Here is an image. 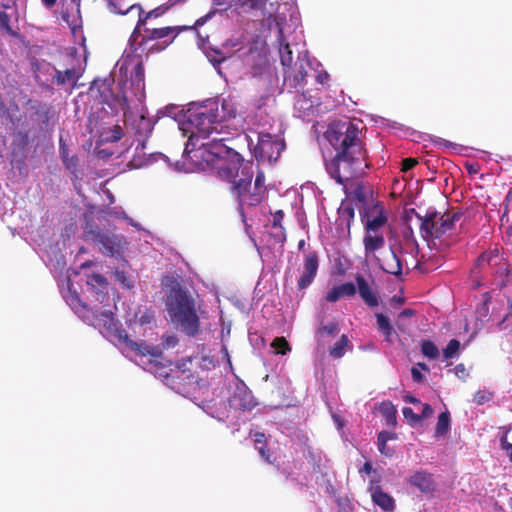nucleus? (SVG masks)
<instances>
[{"label":"nucleus","mask_w":512,"mask_h":512,"mask_svg":"<svg viewBox=\"0 0 512 512\" xmlns=\"http://www.w3.org/2000/svg\"><path fill=\"white\" fill-rule=\"evenodd\" d=\"M217 176L230 184V193L238 202V209L242 216L245 208L260 205L266 197L264 172L259 171L252 183L254 171L251 162H245L243 159L242 163L236 167H222Z\"/></svg>","instance_id":"obj_1"},{"label":"nucleus","mask_w":512,"mask_h":512,"mask_svg":"<svg viewBox=\"0 0 512 512\" xmlns=\"http://www.w3.org/2000/svg\"><path fill=\"white\" fill-rule=\"evenodd\" d=\"M221 134L213 133L215 135L208 142L200 140L196 147L191 146L190 151H184L186 154L191 155L190 158L194 161H199L200 164H205L207 167L215 170L218 175L221 168L236 167L242 163L243 157L234 148L226 144L230 139L221 136Z\"/></svg>","instance_id":"obj_2"},{"label":"nucleus","mask_w":512,"mask_h":512,"mask_svg":"<svg viewBox=\"0 0 512 512\" xmlns=\"http://www.w3.org/2000/svg\"><path fill=\"white\" fill-rule=\"evenodd\" d=\"M225 115H220L219 101L208 100L194 110H189L188 122L195 131L189 136L184 151L196 147L200 140L208 139L213 133L221 134L225 127Z\"/></svg>","instance_id":"obj_3"},{"label":"nucleus","mask_w":512,"mask_h":512,"mask_svg":"<svg viewBox=\"0 0 512 512\" xmlns=\"http://www.w3.org/2000/svg\"><path fill=\"white\" fill-rule=\"evenodd\" d=\"M168 312L187 336H195L200 329L196 303L190 292L181 287H173L167 300Z\"/></svg>","instance_id":"obj_4"},{"label":"nucleus","mask_w":512,"mask_h":512,"mask_svg":"<svg viewBox=\"0 0 512 512\" xmlns=\"http://www.w3.org/2000/svg\"><path fill=\"white\" fill-rule=\"evenodd\" d=\"M360 133V129L353 122L338 121L329 124L324 137L335 150V154H357L366 152Z\"/></svg>","instance_id":"obj_5"},{"label":"nucleus","mask_w":512,"mask_h":512,"mask_svg":"<svg viewBox=\"0 0 512 512\" xmlns=\"http://www.w3.org/2000/svg\"><path fill=\"white\" fill-rule=\"evenodd\" d=\"M366 160L367 152L344 155L335 154L326 163V170L331 178L335 179L337 183L344 185L364 174V170L369 167Z\"/></svg>","instance_id":"obj_6"},{"label":"nucleus","mask_w":512,"mask_h":512,"mask_svg":"<svg viewBox=\"0 0 512 512\" xmlns=\"http://www.w3.org/2000/svg\"><path fill=\"white\" fill-rule=\"evenodd\" d=\"M420 221V233L425 241L439 239L447 232L451 231L456 222H458L463 212L460 210L454 212L440 213L436 210H428L424 216L416 213Z\"/></svg>","instance_id":"obj_7"},{"label":"nucleus","mask_w":512,"mask_h":512,"mask_svg":"<svg viewBox=\"0 0 512 512\" xmlns=\"http://www.w3.org/2000/svg\"><path fill=\"white\" fill-rule=\"evenodd\" d=\"M192 26H167L161 28H148L145 25L141 27V35H136L137 41L140 38L138 45L140 48L147 49L148 53H158L166 49L173 43L175 38L180 32L191 29Z\"/></svg>","instance_id":"obj_8"},{"label":"nucleus","mask_w":512,"mask_h":512,"mask_svg":"<svg viewBox=\"0 0 512 512\" xmlns=\"http://www.w3.org/2000/svg\"><path fill=\"white\" fill-rule=\"evenodd\" d=\"M85 234L88 239L99 246V250L108 256L120 255L126 245L125 237L111 231L102 230L95 225H87Z\"/></svg>","instance_id":"obj_9"},{"label":"nucleus","mask_w":512,"mask_h":512,"mask_svg":"<svg viewBox=\"0 0 512 512\" xmlns=\"http://www.w3.org/2000/svg\"><path fill=\"white\" fill-rule=\"evenodd\" d=\"M285 149L283 139L270 133H259L258 142L254 147V156L258 161L276 162Z\"/></svg>","instance_id":"obj_10"},{"label":"nucleus","mask_w":512,"mask_h":512,"mask_svg":"<svg viewBox=\"0 0 512 512\" xmlns=\"http://www.w3.org/2000/svg\"><path fill=\"white\" fill-rule=\"evenodd\" d=\"M361 221L365 232H379L388 221L387 213L382 202H374L371 206H365L360 210Z\"/></svg>","instance_id":"obj_11"},{"label":"nucleus","mask_w":512,"mask_h":512,"mask_svg":"<svg viewBox=\"0 0 512 512\" xmlns=\"http://www.w3.org/2000/svg\"><path fill=\"white\" fill-rule=\"evenodd\" d=\"M475 268H488L491 273L499 275H507L509 272L508 264L497 249L482 253L477 259Z\"/></svg>","instance_id":"obj_12"},{"label":"nucleus","mask_w":512,"mask_h":512,"mask_svg":"<svg viewBox=\"0 0 512 512\" xmlns=\"http://www.w3.org/2000/svg\"><path fill=\"white\" fill-rule=\"evenodd\" d=\"M229 404L234 409L251 411L258 403L248 386L243 381H239L229 399Z\"/></svg>","instance_id":"obj_13"},{"label":"nucleus","mask_w":512,"mask_h":512,"mask_svg":"<svg viewBox=\"0 0 512 512\" xmlns=\"http://www.w3.org/2000/svg\"><path fill=\"white\" fill-rule=\"evenodd\" d=\"M319 267V258L317 252L313 251L305 255L303 266L301 269V275L297 282V287L299 290L306 289L309 285L312 284L314 279L316 278Z\"/></svg>","instance_id":"obj_14"},{"label":"nucleus","mask_w":512,"mask_h":512,"mask_svg":"<svg viewBox=\"0 0 512 512\" xmlns=\"http://www.w3.org/2000/svg\"><path fill=\"white\" fill-rule=\"evenodd\" d=\"M116 336L120 342L124 343L137 355L151 356L155 360L159 359L162 356V349L159 346L148 345L144 342H135L129 338L125 330H117Z\"/></svg>","instance_id":"obj_15"},{"label":"nucleus","mask_w":512,"mask_h":512,"mask_svg":"<svg viewBox=\"0 0 512 512\" xmlns=\"http://www.w3.org/2000/svg\"><path fill=\"white\" fill-rule=\"evenodd\" d=\"M355 281H356V289L359 293V296L364 301V303L370 307L374 308L379 305V295L374 290L373 284L374 281L372 280L369 282L362 274L357 273L355 275Z\"/></svg>","instance_id":"obj_16"},{"label":"nucleus","mask_w":512,"mask_h":512,"mask_svg":"<svg viewBox=\"0 0 512 512\" xmlns=\"http://www.w3.org/2000/svg\"><path fill=\"white\" fill-rule=\"evenodd\" d=\"M407 481L411 486L417 488L424 494H430L436 490V483L433 475L424 469L413 472Z\"/></svg>","instance_id":"obj_17"},{"label":"nucleus","mask_w":512,"mask_h":512,"mask_svg":"<svg viewBox=\"0 0 512 512\" xmlns=\"http://www.w3.org/2000/svg\"><path fill=\"white\" fill-rule=\"evenodd\" d=\"M179 0H165L161 5L158 7L152 9L151 11L144 13L143 10H138L139 12V19L137 21V25L134 28L131 39H135L136 35H141V27L146 25V22L150 18H157L163 15L171 6L178 3Z\"/></svg>","instance_id":"obj_18"},{"label":"nucleus","mask_w":512,"mask_h":512,"mask_svg":"<svg viewBox=\"0 0 512 512\" xmlns=\"http://www.w3.org/2000/svg\"><path fill=\"white\" fill-rule=\"evenodd\" d=\"M375 260L379 264L381 270L385 273L392 274L397 277L402 275V262L392 248H390L389 253L384 255L382 258L375 257Z\"/></svg>","instance_id":"obj_19"},{"label":"nucleus","mask_w":512,"mask_h":512,"mask_svg":"<svg viewBox=\"0 0 512 512\" xmlns=\"http://www.w3.org/2000/svg\"><path fill=\"white\" fill-rule=\"evenodd\" d=\"M343 189L348 197H351L361 205V210L365 209V206L367 207L372 205L369 200L372 197L373 191L365 183L358 182L352 191L348 189L346 183L343 185Z\"/></svg>","instance_id":"obj_20"},{"label":"nucleus","mask_w":512,"mask_h":512,"mask_svg":"<svg viewBox=\"0 0 512 512\" xmlns=\"http://www.w3.org/2000/svg\"><path fill=\"white\" fill-rule=\"evenodd\" d=\"M364 255L368 258L376 257L375 253L385 246V238L381 232H365L363 237Z\"/></svg>","instance_id":"obj_21"},{"label":"nucleus","mask_w":512,"mask_h":512,"mask_svg":"<svg viewBox=\"0 0 512 512\" xmlns=\"http://www.w3.org/2000/svg\"><path fill=\"white\" fill-rule=\"evenodd\" d=\"M369 491L372 501L384 511H392L395 508V501L388 493L384 492L380 485L371 481Z\"/></svg>","instance_id":"obj_22"},{"label":"nucleus","mask_w":512,"mask_h":512,"mask_svg":"<svg viewBox=\"0 0 512 512\" xmlns=\"http://www.w3.org/2000/svg\"><path fill=\"white\" fill-rule=\"evenodd\" d=\"M357 293L356 285L352 282H345L333 286L326 294V301L334 303L344 297H353Z\"/></svg>","instance_id":"obj_23"},{"label":"nucleus","mask_w":512,"mask_h":512,"mask_svg":"<svg viewBox=\"0 0 512 512\" xmlns=\"http://www.w3.org/2000/svg\"><path fill=\"white\" fill-rule=\"evenodd\" d=\"M375 317L377 330L384 335L385 341L392 343L393 336L396 335V332L391 325L389 318L382 313H376Z\"/></svg>","instance_id":"obj_24"},{"label":"nucleus","mask_w":512,"mask_h":512,"mask_svg":"<svg viewBox=\"0 0 512 512\" xmlns=\"http://www.w3.org/2000/svg\"><path fill=\"white\" fill-rule=\"evenodd\" d=\"M375 317L377 330L384 335L385 341L392 343L393 336L396 335V332L391 325L389 318L382 313H376Z\"/></svg>","instance_id":"obj_25"},{"label":"nucleus","mask_w":512,"mask_h":512,"mask_svg":"<svg viewBox=\"0 0 512 512\" xmlns=\"http://www.w3.org/2000/svg\"><path fill=\"white\" fill-rule=\"evenodd\" d=\"M353 345L351 344L347 335L343 334L340 339L330 348L329 354L333 359L342 358L346 351H352Z\"/></svg>","instance_id":"obj_26"},{"label":"nucleus","mask_w":512,"mask_h":512,"mask_svg":"<svg viewBox=\"0 0 512 512\" xmlns=\"http://www.w3.org/2000/svg\"><path fill=\"white\" fill-rule=\"evenodd\" d=\"M79 78L74 68L66 69L65 71L56 70L52 78V82L57 85H64L66 83H74Z\"/></svg>","instance_id":"obj_27"},{"label":"nucleus","mask_w":512,"mask_h":512,"mask_svg":"<svg viewBox=\"0 0 512 512\" xmlns=\"http://www.w3.org/2000/svg\"><path fill=\"white\" fill-rule=\"evenodd\" d=\"M280 60L281 64L285 67L284 69V77L285 79L291 77L292 74V62L293 56L292 51L290 49V45L287 43L283 48L280 49Z\"/></svg>","instance_id":"obj_28"},{"label":"nucleus","mask_w":512,"mask_h":512,"mask_svg":"<svg viewBox=\"0 0 512 512\" xmlns=\"http://www.w3.org/2000/svg\"><path fill=\"white\" fill-rule=\"evenodd\" d=\"M380 412L384 417L386 424L389 426H395L397 423V410L392 402H382L380 405Z\"/></svg>","instance_id":"obj_29"},{"label":"nucleus","mask_w":512,"mask_h":512,"mask_svg":"<svg viewBox=\"0 0 512 512\" xmlns=\"http://www.w3.org/2000/svg\"><path fill=\"white\" fill-rule=\"evenodd\" d=\"M0 33L13 38H19L20 34L10 26L9 15L0 10Z\"/></svg>","instance_id":"obj_30"},{"label":"nucleus","mask_w":512,"mask_h":512,"mask_svg":"<svg viewBox=\"0 0 512 512\" xmlns=\"http://www.w3.org/2000/svg\"><path fill=\"white\" fill-rule=\"evenodd\" d=\"M450 429V414L448 411H444L439 414L435 434L436 436H444Z\"/></svg>","instance_id":"obj_31"},{"label":"nucleus","mask_w":512,"mask_h":512,"mask_svg":"<svg viewBox=\"0 0 512 512\" xmlns=\"http://www.w3.org/2000/svg\"><path fill=\"white\" fill-rule=\"evenodd\" d=\"M420 347L423 355L429 359H436L439 356V349L431 340H422Z\"/></svg>","instance_id":"obj_32"},{"label":"nucleus","mask_w":512,"mask_h":512,"mask_svg":"<svg viewBox=\"0 0 512 512\" xmlns=\"http://www.w3.org/2000/svg\"><path fill=\"white\" fill-rule=\"evenodd\" d=\"M267 0H237V5L244 11L262 10L266 7Z\"/></svg>","instance_id":"obj_33"},{"label":"nucleus","mask_w":512,"mask_h":512,"mask_svg":"<svg viewBox=\"0 0 512 512\" xmlns=\"http://www.w3.org/2000/svg\"><path fill=\"white\" fill-rule=\"evenodd\" d=\"M145 79V70L144 65L141 60H137L133 67V72L131 74V81L135 83L137 86L141 84L144 85Z\"/></svg>","instance_id":"obj_34"},{"label":"nucleus","mask_w":512,"mask_h":512,"mask_svg":"<svg viewBox=\"0 0 512 512\" xmlns=\"http://www.w3.org/2000/svg\"><path fill=\"white\" fill-rule=\"evenodd\" d=\"M499 329L512 334V299L508 300L507 312L499 322Z\"/></svg>","instance_id":"obj_35"},{"label":"nucleus","mask_w":512,"mask_h":512,"mask_svg":"<svg viewBox=\"0 0 512 512\" xmlns=\"http://www.w3.org/2000/svg\"><path fill=\"white\" fill-rule=\"evenodd\" d=\"M271 347L276 350L277 354L286 355L291 351V346L286 340L285 337H276L272 343Z\"/></svg>","instance_id":"obj_36"},{"label":"nucleus","mask_w":512,"mask_h":512,"mask_svg":"<svg viewBox=\"0 0 512 512\" xmlns=\"http://www.w3.org/2000/svg\"><path fill=\"white\" fill-rule=\"evenodd\" d=\"M87 284L93 288H96V287L101 288V292H103V290L106 289L108 286L107 279L103 275L98 274V273H93L89 277Z\"/></svg>","instance_id":"obj_37"},{"label":"nucleus","mask_w":512,"mask_h":512,"mask_svg":"<svg viewBox=\"0 0 512 512\" xmlns=\"http://www.w3.org/2000/svg\"><path fill=\"white\" fill-rule=\"evenodd\" d=\"M135 317L141 325L150 324L154 321V312L150 309L145 308L144 310L139 309Z\"/></svg>","instance_id":"obj_38"},{"label":"nucleus","mask_w":512,"mask_h":512,"mask_svg":"<svg viewBox=\"0 0 512 512\" xmlns=\"http://www.w3.org/2000/svg\"><path fill=\"white\" fill-rule=\"evenodd\" d=\"M460 348V342L457 339H451L447 346L443 349L445 359H451L455 356Z\"/></svg>","instance_id":"obj_39"},{"label":"nucleus","mask_w":512,"mask_h":512,"mask_svg":"<svg viewBox=\"0 0 512 512\" xmlns=\"http://www.w3.org/2000/svg\"><path fill=\"white\" fill-rule=\"evenodd\" d=\"M340 331L339 324L337 322H330L326 325H321L317 333L320 335L334 336Z\"/></svg>","instance_id":"obj_40"},{"label":"nucleus","mask_w":512,"mask_h":512,"mask_svg":"<svg viewBox=\"0 0 512 512\" xmlns=\"http://www.w3.org/2000/svg\"><path fill=\"white\" fill-rule=\"evenodd\" d=\"M219 111L220 115H225V120L236 117V109L230 102L226 100H224L221 105L219 104Z\"/></svg>","instance_id":"obj_41"},{"label":"nucleus","mask_w":512,"mask_h":512,"mask_svg":"<svg viewBox=\"0 0 512 512\" xmlns=\"http://www.w3.org/2000/svg\"><path fill=\"white\" fill-rule=\"evenodd\" d=\"M109 9L112 13L119 14V15H125L129 11H132L134 9L141 10V6L137 5V4H132L124 9V8L120 7L118 3L110 2Z\"/></svg>","instance_id":"obj_42"},{"label":"nucleus","mask_w":512,"mask_h":512,"mask_svg":"<svg viewBox=\"0 0 512 512\" xmlns=\"http://www.w3.org/2000/svg\"><path fill=\"white\" fill-rule=\"evenodd\" d=\"M65 168L73 175L77 176L79 160L76 155L70 156L63 160Z\"/></svg>","instance_id":"obj_43"},{"label":"nucleus","mask_w":512,"mask_h":512,"mask_svg":"<svg viewBox=\"0 0 512 512\" xmlns=\"http://www.w3.org/2000/svg\"><path fill=\"white\" fill-rule=\"evenodd\" d=\"M123 129L120 125H115L107 132L106 140L109 142H117L122 138Z\"/></svg>","instance_id":"obj_44"},{"label":"nucleus","mask_w":512,"mask_h":512,"mask_svg":"<svg viewBox=\"0 0 512 512\" xmlns=\"http://www.w3.org/2000/svg\"><path fill=\"white\" fill-rule=\"evenodd\" d=\"M402 412L405 419H407L411 424H417L421 422V416H419V414H416L412 408L404 407Z\"/></svg>","instance_id":"obj_45"},{"label":"nucleus","mask_w":512,"mask_h":512,"mask_svg":"<svg viewBox=\"0 0 512 512\" xmlns=\"http://www.w3.org/2000/svg\"><path fill=\"white\" fill-rule=\"evenodd\" d=\"M260 454V456L268 463V464H272V465H276V458L273 457L272 453L270 452V450L267 448V445L266 446H261V447H258V450H257Z\"/></svg>","instance_id":"obj_46"},{"label":"nucleus","mask_w":512,"mask_h":512,"mask_svg":"<svg viewBox=\"0 0 512 512\" xmlns=\"http://www.w3.org/2000/svg\"><path fill=\"white\" fill-rule=\"evenodd\" d=\"M35 113L44 121L47 122L50 114V106L47 104H40L35 108Z\"/></svg>","instance_id":"obj_47"},{"label":"nucleus","mask_w":512,"mask_h":512,"mask_svg":"<svg viewBox=\"0 0 512 512\" xmlns=\"http://www.w3.org/2000/svg\"><path fill=\"white\" fill-rule=\"evenodd\" d=\"M491 399V394L486 391H477L474 394L473 401L478 405H483Z\"/></svg>","instance_id":"obj_48"},{"label":"nucleus","mask_w":512,"mask_h":512,"mask_svg":"<svg viewBox=\"0 0 512 512\" xmlns=\"http://www.w3.org/2000/svg\"><path fill=\"white\" fill-rule=\"evenodd\" d=\"M114 275L116 280L120 282L124 287H132L131 281L126 276V273L124 271L116 270Z\"/></svg>","instance_id":"obj_49"},{"label":"nucleus","mask_w":512,"mask_h":512,"mask_svg":"<svg viewBox=\"0 0 512 512\" xmlns=\"http://www.w3.org/2000/svg\"><path fill=\"white\" fill-rule=\"evenodd\" d=\"M178 343V338L174 335H164L162 337V345L165 349L176 346Z\"/></svg>","instance_id":"obj_50"},{"label":"nucleus","mask_w":512,"mask_h":512,"mask_svg":"<svg viewBox=\"0 0 512 512\" xmlns=\"http://www.w3.org/2000/svg\"><path fill=\"white\" fill-rule=\"evenodd\" d=\"M284 218V213L282 210H277L273 215L272 226L274 228H280L284 232V228L282 226V221Z\"/></svg>","instance_id":"obj_51"},{"label":"nucleus","mask_w":512,"mask_h":512,"mask_svg":"<svg viewBox=\"0 0 512 512\" xmlns=\"http://www.w3.org/2000/svg\"><path fill=\"white\" fill-rule=\"evenodd\" d=\"M253 437L256 450H258V447L267 445L266 436L263 432H256Z\"/></svg>","instance_id":"obj_52"},{"label":"nucleus","mask_w":512,"mask_h":512,"mask_svg":"<svg viewBox=\"0 0 512 512\" xmlns=\"http://www.w3.org/2000/svg\"><path fill=\"white\" fill-rule=\"evenodd\" d=\"M418 161L415 158H405L402 160V168L401 171L408 172L412 168H414L417 165Z\"/></svg>","instance_id":"obj_53"},{"label":"nucleus","mask_w":512,"mask_h":512,"mask_svg":"<svg viewBox=\"0 0 512 512\" xmlns=\"http://www.w3.org/2000/svg\"><path fill=\"white\" fill-rule=\"evenodd\" d=\"M377 445H378V449H379L381 454H383V455H385L387 457H391L392 456L393 450L390 449L387 446V442H385V440H378L377 439Z\"/></svg>","instance_id":"obj_54"},{"label":"nucleus","mask_w":512,"mask_h":512,"mask_svg":"<svg viewBox=\"0 0 512 512\" xmlns=\"http://www.w3.org/2000/svg\"><path fill=\"white\" fill-rule=\"evenodd\" d=\"M411 375H412V379L416 382V383H423L425 378L423 376V374L421 373V371L417 368V366H413L411 368Z\"/></svg>","instance_id":"obj_55"},{"label":"nucleus","mask_w":512,"mask_h":512,"mask_svg":"<svg viewBox=\"0 0 512 512\" xmlns=\"http://www.w3.org/2000/svg\"><path fill=\"white\" fill-rule=\"evenodd\" d=\"M316 81L319 84L326 85L330 81V75L326 71H321L317 74Z\"/></svg>","instance_id":"obj_56"},{"label":"nucleus","mask_w":512,"mask_h":512,"mask_svg":"<svg viewBox=\"0 0 512 512\" xmlns=\"http://www.w3.org/2000/svg\"><path fill=\"white\" fill-rule=\"evenodd\" d=\"M59 152H60V156H61L62 161L64 159L70 157L69 156V152H68V148H67V146H66V144H65V142L63 141L62 138H60V140H59Z\"/></svg>","instance_id":"obj_57"},{"label":"nucleus","mask_w":512,"mask_h":512,"mask_svg":"<svg viewBox=\"0 0 512 512\" xmlns=\"http://www.w3.org/2000/svg\"><path fill=\"white\" fill-rule=\"evenodd\" d=\"M396 438V434L393 433V432H388V431H381L379 434H378V440H385V442H388L389 440H392V439H395Z\"/></svg>","instance_id":"obj_58"},{"label":"nucleus","mask_w":512,"mask_h":512,"mask_svg":"<svg viewBox=\"0 0 512 512\" xmlns=\"http://www.w3.org/2000/svg\"><path fill=\"white\" fill-rule=\"evenodd\" d=\"M306 75H307V72H306L303 64H300L299 69H298V74L294 76L296 83L302 82L305 79Z\"/></svg>","instance_id":"obj_59"},{"label":"nucleus","mask_w":512,"mask_h":512,"mask_svg":"<svg viewBox=\"0 0 512 512\" xmlns=\"http://www.w3.org/2000/svg\"><path fill=\"white\" fill-rule=\"evenodd\" d=\"M116 101L122 107L123 110H126V109L129 108L128 98H127V96L125 94L118 95L116 97Z\"/></svg>","instance_id":"obj_60"},{"label":"nucleus","mask_w":512,"mask_h":512,"mask_svg":"<svg viewBox=\"0 0 512 512\" xmlns=\"http://www.w3.org/2000/svg\"><path fill=\"white\" fill-rule=\"evenodd\" d=\"M433 413V409L431 407L430 404H424L423 407H422V412L419 416H421V421L424 419V418H427L429 416H431Z\"/></svg>","instance_id":"obj_61"},{"label":"nucleus","mask_w":512,"mask_h":512,"mask_svg":"<svg viewBox=\"0 0 512 512\" xmlns=\"http://www.w3.org/2000/svg\"><path fill=\"white\" fill-rule=\"evenodd\" d=\"M145 148H146V140L138 138L137 139V145H136V148H135L136 153L137 154H139L140 152L144 153V149Z\"/></svg>","instance_id":"obj_62"},{"label":"nucleus","mask_w":512,"mask_h":512,"mask_svg":"<svg viewBox=\"0 0 512 512\" xmlns=\"http://www.w3.org/2000/svg\"><path fill=\"white\" fill-rule=\"evenodd\" d=\"M454 370H455V374L458 377H464L467 374L464 364L456 365Z\"/></svg>","instance_id":"obj_63"},{"label":"nucleus","mask_w":512,"mask_h":512,"mask_svg":"<svg viewBox=\"0 0 512 512\" xmlns=\"http://www.w3.org/2000/svg\"><path fill=\"white\" fill-rule=\"evenodd\" d=\"M491 300V297L488 293H485L484 294V301H483V305H482V309H483V312H484V315L486 316L489 312V307H488V303L490 302Z\"/></svg>","instance_id":"obj_64"}]
</instances>
